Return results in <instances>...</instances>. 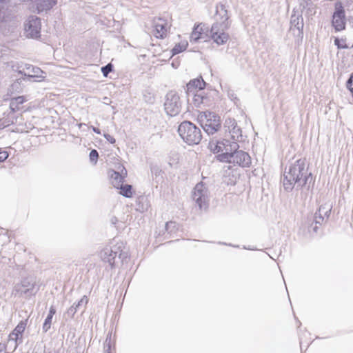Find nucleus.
Instances as JSON below:
<instances>
[{"mask_svg":"<svg viewBox=\"0 0 353 353\" xmlns=\"http://www.w3.org/2000/svg\"><path fill=\"white\" fill-rule=\"evenodd\" d=\"M283 185L287 192H291L294 188L301 189L313 186L314 179L308 170L305 159H299L292 163L289 168H285L283 177Z\"/></svg>","mask_w":353,"mask_h":353,"instance_id":"nucleus-1","label":"nucleus"},{"mask_svg":"<svg viewBox=\"0 0 353 353\" xmlns=\"http://www.w3.org/2000/svg\"><path fill=\"white\" fill-rule=\"evenodd\" d=\"M229 16L225 6L219 3L216 6L215 22L210 29V36L217 45H223L227 42L229 35L225 32L229 26Z\"/></svg>","mask_w":353,"mask_h":353,"instance_id":"nucleus-2","label":"nucleus"},{"mask_svg":"<svg viewBox=\"0 0 353 353\" xmlns=\"http://www.w3.org/2000/svg\"><path fill=\"white\" fill-rule=\"evenodd\" d=\"M238 143L232 141L230 149L226 152L221 153L216 156L218 161L239 165L241 167H249L251 164V158L248 153L239 150Z\"/></svg>","mask_w":353,"mask_h":353,"instance_id":"nucleus-3","label":"nucleus"},{"mask_svg":"<svg viewBox=\"0 0 353 353\" xmlns=\"http://www.w3.org/2000/svg\"><path fill=\"white\" fill-rule=\"evenodd\" d=\"M40 289L39 282L36 277L28 276L23 277L20 283H17L13 289V293L15 296L29 299L37 294Z\"/></svg>","mask_w":353,"mask_h":353,"instance_id":"nucleus-4","label":"nucleus"},{"mask_svg":"<svg viewBox=\"0 0 353 353\" xmlns=\"http://www.w3.org/2000/svg\"><path fill=\"white\" fill-rule=\"evenodd\" d=\"M178 132L181 139L188 145H197L202 139L200 128L190 121L182 122L178 128Z\"/></svg>","mask_w":353,"mask_h":353,"instance_id":"nucleus-5","label":"nucleus"},{"mask_svg":"<svg viewBox=\"0 0 353 353\" xmlns=\"http://www.w3.org/2000/svg\"><path fill=\"white\" fill-rule=\"evenodd\" d=\"M163 106L168 115L170 117L178 115L181 110V101L179 94L174 90L169 91L165 97Z\"/></svg>","mask_w":353,"mask_h":353,"instance_id":"nucleus-6","label":"nucleus"},{"mask_svg":"<svg viewBox=\"0 0 353 353\" xmlns=\"http://www.w3.org/2000/svg\"><path fill=\"white\" fill-rule=\"evenodd\" d=\"M202 117L201 116V126L208 134H213L219 131L221 128L219 116L213 112H204L205 121L203 120Z\"/></svg>","mask_w":353,"mask_h":353,"instance_id":"nucleus-7","label":"nucleus"},{"mask_svg":"<svg viewBox=\"0 0 353 353\" xmlns=\"http://www.w3.org/2000/svg\"><path fill=\"white\" fill-rule=\"evenodd\" d=\"M41 29V19L37 16H30L24 23L25 34L28 38L37 39L40 37Z\"/></svg>","mask_w":353,"mask_h":353,"instance_id":"nucleus-8","label":"nucleus"},{"mask_svg":"<svg viewBox=\"0 0 353 353\" xmlns=\"http://www.w3.org/2000/svg\"><path fill=\"white\" fill-rule=\"evenodd\" d=\"M332 23L336 31H341L345 28V10L341 2L335 4Z\"/></svg>","mask_w":353,"mask_h":353,"instance_id":"nucleus-9","label":"nucleus"},{"mask_svg":"<svg viewBox=\"0 0 353 353\" xmlns=\"http://www.w3.org/2000/svg\"><path fill=\"white\" fill-rule=\"evenodd\" d=\"M192 199L200 209L208 208V189L203 183H199L194 187Z\"/></svg>","mask_w":353,"mask_h":353,"instance_id":"nucleus-10","label":"nucleus"},{"mask_svg":"<svg viewBox=\"0 0 353 353\" xmlns=\"http://www.w3.org/2000/svg\"><path fill=\"white\" fill-rule=\"evenodd\" d=\"M128 257V252L125 250V247L124 243L121 242H117L112 248V268H113L115 263H118L120 262L123 263V261Z\"/></svg>","mask_w":353,"mask_h":353,"instance_id":"nucleus-11","label":"nucleus"},{"mask_svg":"<svg viewBox=\"0 0 353 353\" xmlns=\"http://www.w3.org/2000/svg\"><path fill=\"white\" fill-rule=\"evenodd\" d=\"M14 18L10 0H0V23L11 22Z\"/></svg>","mask_w":353,"mask_h":353,"instance_id":"nucleus-12","label":"nucleus"},{"mask_svg":"<svg viewBox=\"0 0 353 353\" xmlns=\"http://www.w3.org/2000/svg\"><path fill=\"white\" fill-rule=\"evenodd\" d=\"M224 127L227 128L233 141L238 143L243 140L241 128L238 126L234 119L228 118L225 120Z\"/></svg>","mask_w":353,"mask_h":353,"instance_id":"nucleus-13","label":"nucleus"},{"mask_svg":"<svg viewBox=\"0 0 353 353\" xmlns=\"http://www.w3.org/2000/svg\"><path fill=\"white\" fill-rule=\"evenodd\" d=\"M330 209H327L325 207L321 205L320 206L319 210L315 212L313 221L310 225L311 230L316 233L319 229L318 225H321L324 221V217H329L330 214Z\"/></svg>","mask_w":353,"mask_h":353,"instance_id":"nucleus-14","label":"nucleus"},{"mask_svg":"<svg viewBox=\"0 0 353 353\" xmlns=\"http://www.w3.org/2000/svg\"><path fill=\"white\" fill-rule=\"evenodd\" d=\"M154 34L157 38L163 39L166 37L168 30L170 26L167 21L163 18H158L154 20Z\"/></svg>","mask_w":353,"mask_h":353,"instance_id":"nucleus-15","label":"nucleus"},{"mask_svg":"<svg viewBox=\"0 0 353 353\" xmlns=\"http://www.w3.org/2000/svg\"><path fill=\"white\" fill-rule=\"evenodd\" d=\"M290 30L294 32V34H296L298 37L303 38V18L302 14H292L290 19Z\"/></svg>","mask_w":353,"mask_h":353,"instance_id":"nucleus-16","label":"nucleus"},{"mask_svg":"<svg viewBox=\"0 0 353 353\" xmlns=\"http://www.w3.org/2000/svg\"><path fill=\"white\" fill-rule=\"evenodd\" d=\"M88 303V298L84 295L78 302H75L67 311L64 313V317L68 319H72L74 314L79 310H83L85 305Z\"/></svg>","mask_w":353,"mask_h":353,"instance_id":"nucleus-17","label":"nucleus"},{"mask_svg":"<svg viewBox=\"0 0 353 353\" xmlns=\"http://www.w3.org/2000/svg\"><path fill=\"white\" fill-rule=\"evenodd\" d=\"M232 141L223 139L221 141L212 139L209 142V147L214 153L226 152L227 149H230V145Z\"/></svg>","mask_w":353,"mask_h":353,"instance_id":"nucleus-18","label":"nucleus"},{"mask_svg":"<svg viewBox=\"0 0 353 353\" xmlns=\"http://www.w3.org/2000/svg\"><path fill=\"white\" fill-rule=\"evenodd\" d=\"M57 3V0H34L33 7L38 14H41L50 10Z\"/></svg>","mask_w":353,"mask_h":353,"instance_id":"nucleus-19","label":"nucleus"},{"mask_svg":"<svg viewBox=\"0 0 353 353\" xmlns=\"http://www.w3.org/2000/svg\"><path fill=\"white\" fill-rule=\"evenodd\" d=\"M26 69L29 72V74H27L22 71H19V73L26 77L28 79L37 78L40 79L36 81H41L45 78V77L42 75L44 73L43 71L39 67L32 65H26Z\"/></svg>","mask_w":353,"mask_h":353,"instance_id":"nucleus-20","label":"nucleus"},{"mask_svg":"<svg viewBox=\"0 0 353 353\" xmlns=\"http://www.w3.org/2000/svg\"><path fill=\"white\" fill-rule=\"evenodd\" d=\"M206 83L203 81L202 77L194 79L186 85L187 93L189 94L190 92H194L195 89H199L196 92H202L205 88Z\"/></svg>","mask_w":353,"mask_h":353,"instance_id":"nucleus-21","label":"nucleus"},{"mask_svg":"<svg viewBox=\"0 0 353 353\" xmlns=\"http://www.w3.org/2000/svg\"><path fill=\"white\" fill-rule=\"evenodd\" d=\"M116 189L119 190V194L125 198L130 199L133 196L134 191L133 187L130 184L122 183Z\"/></svg>","mask_w":353,"mask_h":353,"instance_id":"nucleus-22","label":"nucleus"},{"mask_svg":"<svg viewBox=\"0 0 353 353\" xmlns=\"http://www.w3.org/2000/svg\"><path fill=\"white\" fill-rule=\"evenodd\" d=\"M112 173H119L124 175H128V172L122 163H120L118 159H114L112 161Z\"/></svg>","mask_w":353,"mask_h":353,"instance_id":"nucleus-23","label":"nucleus"},{"mask_svg":"<svg viewBox=\"0 0 353 353\" xmlns=\"http://www.w3.org/2000/svg\"><path fill=\"white\" fill-rule=\"evenodd\" d=\"M26 101L23 96H19L12 98L10 103V108L12 112H15L21 108V105Z\"/></svg>","mask_w":353,"mask_h":353,"instance_id":"nucleus-24","label":"nucleus"},{"mask_svg":"<svg viewBox=\"0 0 353 353\" xmlns=\"http://www.w3.org/2000/svg\"><path fill=\"white\" fill-rule=\"evenodd\" d=\"M203 31V26H198L196 27L190 35V41L197 42L199 39H205Z\"/></svg>","mask_w":353,"mask_h":353,"instance_id":"nucleus-25","label":"nucleus"},{"mask_svg":"<svg viewBox=\"0 0 353 353\" xmlns=\"http://www.w3.org/2000/svg\"><path fill=\"white\" fill-rule=\"evenodd\" d=\"M26 327V322L21 321L14 328V330L10 333L9 338H12V336H17L23 338V334L25 331Z\"/></svg>","mask_w":353,"mask_h":353,"instance_id":"nucleus-26","label":"nucleus"},{"mask_svg":"<svg viewBox=\"0 0 353 353\" xmlns=\"http://www.w3.org/2000/svg\"><path fill=\"white\" fill-rule=\"evenodd\" d=\"M127 177V175H124L123 176V174L119 173H112V185L114 186V188H117L120 185L123 183L125 181V178Z\"/></svg>","mask_w":353,"mask_h":353,"instance_id":"nucleus-27","label":"nucleus"},{"mask_svg":"<svg viewBox=\"0 0 353 353\" xmlns=\"http://www.w3.org/2000/svg\"><path fill=\"white\" fill-rule=\"evenodd\" d=\"M99 256L103 261L110 264V248L106 246L102 249L99 252Z\"/></svg>","mask_w":353,"mask_h":353,"instance_id":"nucleus-28","label":"nucleus"},{"mask_svg":"<svg viewBox=\"0 0 353 353\" xmlns=\"http://www.w3.org/2000/svg\"><path fill=\"white\" fill-rule=\"evenodd\" d=\"M23 343V338L17 336H12V338L8 337V345L13 346V351H14L19 345Z\"/></svg>","mask_w":353,"mask_h":353,"instance_id":"nucleus-29","label":"nucleus"},{"mask_svg":"<svg viewBox=\"0 0 353 353\" xmlns=\"http://www.w3.org/2000/svg\"><path fill=\"white\" fill-rule=\"evenodd\" d=\"M188 47L187 42L179 43L174 46V47L172 50V55H176L180 52H182L186 50Z\"/></svg>","mask_w":353,"mask_h":353,"instance_id":"nucleus-30","label":"nucleus"},{"mask_svg":"<svg viewBox=\"0 0 353 353\" xmlns=\"http://www.w3.org/2000/svg\"><path fill=\"white\" fill-rule=\"evenodd\" d=\"M194 94L193 97V103L196 108H201L203 104L202 101V92H196V93L192 92Z\"/></svg>","mask_w":353,"mask_h":353,"instance_id":"nucleus-31","label":"nucleus"},{"mask_svg":"<svg viewBox=\"0 0 353 353\" xmlns=\"http://www.w3.org/2000/svg\"><path fill=\"white\" fill-rule=\"evenodd\" d=\"M143 99L146 103H153L155 101V96L149 90H145L143 93Z\"/></svg>","mask_w":353,"mask_h":353,"instance_id":"nucleus-32","label":"nucleus"},{"mask_svg":"<svg viewBox=\"0 0 353 353\" xmlns=\"http://www.w3.org/2000/svg\"><path fill=\"white\" fill-rule=\"evenodd\" d=\"M53 316L50 315H47L46 319L42 325V330L44 333H46L51 327L52 321Z\"/></svg>","mask_w":353,"mask_h":353,"instance_id":"nucleus-33","label":"nucleus"},{"mask_svg":"<svg viewBox=\"0 0 353 353\" xmlns=\"http://www.w3.org/2000/svg\"><path fill=\"white\" fill-rule=\"evenodd\" d=\"M90 162L92 165H96L99 159V152L97 150L92 149L89 154Z\"/></svg>","mask_w":353,"mask_h":353,"instance_id":"nucleus-34","label":"nucleus"},{"mask_svg":"<svg viewBox=\"0 0 353 353\" xmlns=\"http://www.w3.org/2000/svg\"><path fill=\"white\" fill-rule=\"evenodd\" d=\"M299 9L301 11V14L303 13L305 8H308V9H310V6H312V2L310 0H299Z\"/></svg>","mask_w":353,"mask_h":353,"instance_id":"nucleus-35","label":"nucleus"},{"mask_svg":"<svg viewBox=\"0 0 353 353\" xmlns=\"http://www.w3.org/2000/svg\"><path fill=\"white\" fill-rule=\"evenodd\" d=\"M104 349L105 353H110V331H108L107 333Z\"/></svg>","mask_w":353,"mask_h":353,"instance_id":"nucleus-36","label":"nucleus"},{"mask_svg":"<svg viewBox=\"0 0 353 353\" xmlns=\"http://www.w3.org/2000/svg\"><path fill=\"white\" fill-rule=\"evenodd\" d=\"M334 44L337 46L339 49L348 48V46L345 43V41L341 40L339 38H336L334 39Z\"/></svg>","mask_w":353,"mask_h":353,"instance_id":"nucleus-37","label":"nucleus"},{"mask_svg":"<svg viewBox=\"0 0 353 353\" xmlns=\"http://www.w3.org/2000/svg\"><path fill=\"white\" fill-rule=\"evenodd\" d=\"M9 157L8 152L0 148V163L4 162Z\"/></svg>","mask_w":353,"mask_h":353,"instance_id":"nucleus-38","label":"nucleus"},{"mask_svg":"<svg viewBox=\"0 0 353 353\" xmlns=\"http://www.w3.org/2000/svg\"><path fill=\"white\" fill-rule=\"evenodd\" d=\"M176 224L174 221H169L165 223V230L168 232H172L173 230L175 229Z\"/></svg>","mask_w":353,"mask_h":353,"instance_id":"nucleus-39","label":"nucleus"},{"mask_svg":"<svg viewBox=\"0 0 353 353\" xmlns=\"http://www.w3.org/2000/svg\"><path fill=\"white\" fill-rule=\"evenodd\" d=\"M114 24L112 25V27L114 28V30H112V32H117L119 33H121V23L119 21H116L113 19Z\"/></svg>","mask_w":353,"mask_h":353,"instance_id":"nucleus-40","label":"nucleus"},{"mask_svg":"<svg viewBox=\"0 0 353 353\" xmlns=\"http://www.w3.org/2000/svg\"><path fill=\"white\" fill-rule=\"evenodd\" d=\"M101 72L104 77H107L110 73V62L101 68Z\"/></svg>","mask_w":353,"mask_h":353,"instance_id":"nucleus-41","label":"nucleus"},{"mask_svg":"<svg viewBox=\"0 0 353 353\" xmlns=\"http://www.w3.org/2000/svg\"><path fill=\"white\" fill-rule=\"evenodd\" d=\"M202 101H203L202 105H203V106H208V105H210V102H211L210 98L208 97V96L203 95V93H202Z\"/></svg>","mask_w":353,"mask_h":353,"instance_id":"nucleus-42","label":"nucleus"},{"mask_svg":"<svg viewBox=\"0 0 353 353\" xmlns=\"http://www.w3.org/2000/svg\"><path fill=\"white\" fill-rule=\"evenodd\" d=\"M347 88L352 92L353 91V74H351L350 77L348 79L347 81Z\"/></svg>","mask_w":353,"mask_h":353,"instance_id":"nucleus-43","label":"nucleus"},{"mask_svg":"<svg viewBox=\"0 0 353 353\" xmlns=\"http://www.w3.org/2000/svg\"><path fill=\"white\" fill-rule=\"evenodd\" d=\"M57 310L54 305H51L49 309L48 315L54 316V315L56 314Z\"/></svg>","mask_w":353,"mask_h":353,"instance_id":"nucleus-44","label":"nucleus"},{"mask_svg":"<svg viewBox=\"0 0 353 353\" xmlns=\"http://www.w3.org/2000/svg\"><path fill=\"white\" fill-rule=\"evenodd\" d=\"M92 128V130H93V132H94L95 133L98 134H101V130L99 128H97V127H94L93 125H92L90 127Z\"/></svg>","mask_w":353,"mask_h":353,"instance_id":"nucleus-45","label":"nucleus"},{"mask_svg":"<svg viewBox=\"0 0 353 353\" xmlns=\"http://www.w3.org/2000/svg\"><path fill=\"white\" fill-rule=\"evenodd\" d=\"M103 136L107 139L108 141L110 142V134H108L107 132H104Z\"/></svg>","mask_w":353,"mask_h":353,"instance_id":"nucleus-46","label":"nucleus"},{"mask_svg":"<svg viewBox=\"0 0 353 353\" xmlns=\"http://www.w3.org/2000/svg\"><path fill=\"white\" fill-rule=\"evenodd\" d=\"M5 349H6V346L0 343V350H3V351H6Z\"/></svg>","mask_w":353,"mask_h":353,"instance_id":"nucleus-47","label":"nucleus"},{"mask_svg":"<svg viewBox=\"0 0 353 353\" xmlns=\"http://www.w3.org/2000/svg\"><path fill=\"white\" fill-rule=\"evenodd\" d=\"M114 37H115V38H117L118 40H119V39H120V38H123V36H122V37H120V36H117V35H116V34H115V35H114Z\"/></svg>","mask_w":353,"mask_h":353,"instance_id":"nucleus-48","label":"nucleus"},{"mask_svg":"<svg viewBox=\"0 0 353 353\" xmlns=\"http://www.w3.org/2000/svg\"><path fill=\"white\" fill-rule=\"evenodd\" d=\"M114 221H117V218L116 217H112V219H111V221H112V223H114Z\"/></svg>","mask_w":353,"mask_h":353,"instance_id":"nucleus-49","label":"nucleus"},{"mask_svg":"<svg viewBox=\"0 0 353 353\" xmlns=\"http://www.w3.org/2000/svg\"><path fill=\"white\" fill-rule=\"evenodd\" d=\"M108 176L110 178V169H108Z\"/></svg>","mask_w":353,"mask_h":353,"instance_id":"nucleus-50","label":"nucleus"},{"mask_svg":"<svg viewBox=\"0 0 353 353\" xmlns=\"http://www.w3.org/2000/svg\"><path fill=\"white\" fill-rule=\"evenodd\" d=\"M0 353H9L6 351H3V350H0Z\"/></svg>","mask_w":353,"mask_h":353,"instance_id":"nucleus-51","label":"nucleus"},{"mask_svg":"<svg viewBox=\"0 0 353 353\" xmlns=\"http://www.w3.org/2000/svg\"><path fill=\"white\" fill-rule=\"evenodd\" d=\"M111 143H112V144L115 143V139L114 138H112V137Z\"/></svg>","mask_w":353,"mask_h":353,"instance_id":"nucleus-52","label":"nucleus"},{"mask_svg":"<svg viewBox=\"0 0 353 353\" xmlns=\"http://www.w3.org/2000/svg\"><path fill=\"white\" fill-rule=\"evenodd\" d=\"M111 71L112 72H113V65H112V69H111Z\"/></svg>","mask_w":353,"mask_h":353,"instance_id":"nucleus-53","label":"nucleus"}]
</instances>
